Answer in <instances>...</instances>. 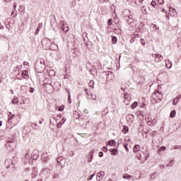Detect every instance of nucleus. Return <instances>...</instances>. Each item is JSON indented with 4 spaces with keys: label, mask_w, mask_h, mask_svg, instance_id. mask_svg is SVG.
I'll use <instances>...</instances> for the list:
<instances>
[{
    "label": "nucleus",
    "mask_w": 181,
    "mask_h": 181,
    "mask_svg": "<svg viewBox=\"0 0 181 181\" xmlns=\"http://www.w3.org/2000/svg\"><path fill=\"white\" fill-rule=\"evenodd\" d=\"M21 76L23 78H25V80L29 78V71L24 70L21 73Z\"/></svg>",
    "instance_id": "obj_9"
},
{
    "label": "nucleus",
    "mask_w": 181,
    "mask_h": 181,
    "mask_svg": "<svg viewBox=\"0 0 181 181\" xmlns=\"http://www.w3.org/2000/svg\"><path fill=\"white\" fill-rule=\"evenodd\" d=\"M141 45H143V46H145V40H144L143 38L141 39Z\"/></svg>",
    "instance_id": "obj_49"
},
{
    "label": "nucleus",
    "mask_w": 181,
    "mask_h": 181,
    "mask_svg": "<svg viewBox=\"0 0 181 181\" xmlns=\"http://www.w3.org/2000/svg\"><path fill=\"white\" fill-rule=\"evenodd\" d=\"M96 173H94L93 175H90L88 177V178L87 179V180H91L93 179V177H94V176H95Z\"/></svg>",
    "instance_id": "obj_33"
},
{
    "label": "nucleus",
    "mask_w": 181,
    "mask_h": 181,
    "mask_svg": "<svg viewBox=\"0 0 181 181\" xmlns=\"http://www.w3.org/2000/svg\"><path fill=\"white\" fill-rule=\"evenodd\" d=\"M50 86H52V87H53V88H56L60 86V82H59V81H55V82H54L53 84H50Z\"/></svg>",
    "instance_id": "obj_19"
},
{
    "label": "nucleus",
    "mask_w": 181,
    "mask_h": 181,
    "mask_svg": "<svg viewBox=\"0 0 181 181\" xmlns=\"http://www.w3.org/2000/svg\"><path fill=\"white\" fill-rule=\"evenodd\" d=\"M136 107H138V102H134L131 105V108L132 110H135V108H136Z\"/></svg>",
    "instance_id": "obj_21"
},
{
    "label": "nucleus",
    "mask_w": 181,
    "mask_h": 181,
    "mask_svg": "<svg viewBox=\"0 0 181 181\" xmlns=\"http://www.w3.org/2000/svg\"><path fill=\"white\" fill-rule=\"evenodd\" d=\"M22 67V66H17L15 69H14V71H16V70H18V69H21Z\"/></svg>",
    "instance_id": "obj_56"
},
{
    "label": "nucleus",
    "mask_w": 181,
    "mask_h": 181,
    "mask_svg": "<svg viewBox=\"0 0 181 181\" xmlns=\"http://www.w3.org/2000/svg\"><path fill=\"white\" fill-rule=\"evenodd\" d=\"M140 149H141V146L139 144H136L133 148V152L134 153H136V152H139Z\"/></svg>",
    "instance_id": "obj_15"
},
{
    "label": "nucleus",
    "mask_w": 181,
    "mask_h": 181,
    "mask_svg": "<svg viewBox=\"0 0 181 181\" xmlns=\"http://www.w3.org/2000/svg\"><path fill=\"white\" fill-rule=\"evenodd\" d=\"M88 84H89L90 87H92V88H94V81H90Z\"/></svg>",
    "instance_id": "obj_35"
},
{
    "label": "nucleus",
    "mask_w": 181,
    "mask_h": 181,
    "mask_svg": "<svg viewBox=\"0 0 181 181\" xmlns=\"http://www.w3.org/2000/svg\"><path fill=\"white\" fill-rule=\"evenodd\" d=\"M123 130L124 131V134H127V132H128V131H129L128 127L124 126Z\"/></svg>",
    "instance_id": "obj_36"
},
{
    "label": "nucleus",
    "mask_w": 181,
    "mask_h": 181,
    "mask_svg": "<svg viewBox=\"0 0 181 181\" xmlns=\"http://www.w3.org/2000/svg\"><path fill=\"white\" fill-rule=\"evenodd\" d=\"M124 100H128V101H131V96L127 93L124 94Z\"/></svg>",
    "instance_id": "obj_27"
},
{
    "label": "nucleus",
    "mask_w": 181,
    "mask_h": 181,
    "mask_svg": "<svg viewBox=\"0 0 181 181\" xmlns=\"http://www.w3.org/2000/svg\"><path fill=\"white\" fill-rule=\"evenodd\" d=\"M30 93H35V88L30 87Z\"/></svg>",
    "instance_id": "obj_51"
},
{
    "label": "nucleus",
    "mask_w": 181,
    "mask_h": 181,
    "mask_svg": "<svg viewBox=\"0 0 181 181\" xmlns=\"http://www.w3.org/2000/svg\"><path fill=\"white\" fill-rule=\"evenodd\" d=\"M142 13H144V15H146V13H148V11H146V6H144L141 9Z\"/></svg>",
    "instance_id": "obj_23"
},
{
    "label": "nucleus",
    "mask_w": 181,
    "mask_h": 181,
    "mask_svg": "<svg viewBox=\"0 0 181 181\" xmlns=\"http://www.w3.org/2000/svg\"><path fill=\"white\" fill-rule=\"evenodd\" d=\"M152 57H154L156 63H159V62H162V60H163V56L160 54H153Z\"/></svg>",
    "instance_id": "obj_6"
},
{
    "label": "nucleus",
    "mask_w": 181,
    "mask_h": 181,
    "mask_svg": "<svg viewBox=\"0 0 181 181\" xmlns=\"http://www.w3.org/2000/svg\"><path fill=\"white\" fill-rule=\"evenodd\" d=\"M181 98V95H178L176 98L173 99V105H177V103H179V100Z\"/></svg>",
    "instance_id": "obj_13"
},
{
    "label": "nucleus",
    "mask_w": 181,
    "mask_h": 181,
    "mask_svg": "<svg viewBox=\"0 0 181 181\" xmlns=\"http://www.w3.org/2000/svg\"><path fill=\"white\" fill-rule=\"evenodd\" d=\"M39 158V151L37 150H34L31 153V159L33 160H36Z\"/></svg>",
    "instance_id": "obj_8"
},
{
    "label": "nucleus",
    "mask_w": 181,
    "mask_h": 181,
    "mask_svg": "<svg viewBox=\"0 0 181 181\" xmlns=\"http://www.w3.org/2000/svg\"><path fill=\"white\" fill-rule=\"evenodd\" d=\"M124 148H125L127 152H129V149L128 148V144L124 145Z\"/></svg>",
    "instance_id": "obj_53"
},
{
    "label": "nucleus",
    "mask_w": 181,
    "mask_h": 181,
    "mask_svg": "<svg viewBox=\"0 0 181 181\" xmlns=\"http://www.w3.org/2000/svg\"><path fill=\"white\" fill-rule=\"evenodd\" d=\"M99 158H103V156H104V153H103L102 151L99 152Z\"/></svg>",
    "instance_id": "obj_50"
},
{
    "label": "nucleus",
    "mask_w": 181,
    "mask_h": 181,
    "mask_svg": "<svg viewBox=\"0 0 181 181\" xmlns=\"http://www.w3.org/2000/svg\"><path fill=\"white\" fill-rule=\"evenodd\" d=\"M49 76H56V71L52 69L48 71Z\"/></svg>",
    "instance_id": "obj_20"
},
{
    "label": "nucleus",
    "mask_w": 181,
    "mask_h": 181,
    "mask_svg": "<svg viewBox=\"0 0 181 181\" xmlns=\"http://www.w3.org/2000/svg\"><path fill=\"white\" fill-rule=\"evenodd\" d=\"M39 64H42V66H45V60L44 59H37L35 63H38Z\"/></svg>",
    "instance_id": "obj_25"
},
{
    "label": "nucleus",
    "mask_w": 181,
    "mask_h": 181,
    "mask_svg": "<svg viewBox=\"0 0 181 181\" xmlns=\"http://www.w3.org/2000/svg\"><path fill=\"white\" fill-rule=\"evenodd\" d=\"M71 8H73L74 6H76V0H73L71 2Z\"/></svg>",
    "instance_id": "obj_37"
},
{
    "label": "nucleus",
    "mask_w": 181,
    "mask_h": 181,
    "mask_svg": "<svg viewBox=\"0 0 181 181\" xmlns=\"http://www.w3.org/2000/svg\"><path fill=\"white\" fill-rule=\"evenodd\" d=\"M162 98H163V93L158 90H156L151 95V100H154L156 103H160Z\"/></svg>",
    "instance_id": "obj_2"
},
{
    "label": "nucleus",
    "mask_w": 181,
    "mask_h": 181,
    "mask_svg": "<svg viewBox=\"0 0 181 181\" xmlns=\"http://www.w3.org/2000/svg\"><path fill=\"white\" fill-rule=\"evenodd\" d=\"M127 18H128V19H127V23H129V25L134 23V18H133L132 15L128 16Z\"/></svg>",
    "instance_id": "obj_17"
},
{
    "label": "nucleus",
    "mask_w": 181,
    "mask_h": 181,
    "mask_svg": "<svg viewBox=\"0 0 181 181\" xmlns=\"http://www.w3.org/2000/svg\"><path fill=\"white\" fill-rule=\"evenodd\" d=\"M18 163V158L13 157L11 160L6 159L5 161L6 168L7 169V173H13L16 171V165Z\"/></svg>",
    "instance_id": "obj_1"
},
{
    "label": "nucleus",
    "mask_w": 181,
    "mask_h": 181,
    "mask_svg": "<svg viewBox=\"0 0 181 181\" xmlns=\"http://www.w3.org/2000/svg\"><path fill=\"white\" fill-rule=\"evenodd\" d=\"M23 64H24V66H28V64H29V63L28 62H24Z\"/></svg>",
    "instance_id": "obj_64"
},
{
    "label": "nucleus",
    "mask_w": 181,
    "mask_h": 181,
    "mask_svg": "<svg viewBox=\"0 0 181 181\" xmlns=\"http://www.w3.org/2000/svg\"><path fill=\"white\" fill-rule=\"evenodd\" d=\"M108 25H112V19H109L108 20Z\"/></svg>",
    "instance_id": "obj_55"
},
{
    "label": "nucleus",
    "mask_w": 181,
    "mask_h": 181,
    "mask_svg": "<svg viewBox=\"0 0 181 181\" xmlns=\"http://www.w3.org/2000/svg\"><path fill=\"white\" fill-rule=\"evenodd\" d=\"M59 26H61V30L64 32V33H67L69 32V26L66 25L63 21L59 23Z\"/></svg>",
    "instance_id": "obj_7"
},
{
    "label": "nucleus",
    "mask_w": 181,
    "mask_h": 181,
    "mask_svg": "<svg viewBox=\"0 0 181 181\" xmlns=\"http://www.w3.org/2000/svg\"><path fill=\"white\" fill-rule=\"evenodd\" d=\"M42 26H43V23H39V29H40V28H42Z\"/></svg>",
    "instance_id": "obj_62"
},
{
    "label": "nucleus",
    "mask_w": 181,
    "mask_h": 181,
    "mask_svg": "<svg viewBox=\"0 0 181 181\" xmlns=\"http://www.w3.org/2000/svg\"><path fill=\"white\" fill-rule=\"evenodd\" d=\"M170 118H175L176 117V110H173L170 115Z\"/></svg>",
    "instance_id": "obj_22"
},
{
    "label": "nucleus",
    "mask_w": 181,
    "mask_h": 181,
    "mask_svg": "<svg viewBox=\"0 0 181 181\" xmlns=\"http://www.w3.org/2000/svg\"><path fill=\"white\" fill-rule=\"evenodd\" d=\"M91 160H93V158H91V156H90V158L88 159V162H91Z\"/></svg>",
    "instance_id": "obj_61"
},
{
    "label": "nucleus",
    "mask_w": 181,
    "mask_h": 181,
    "mask_svg": "<svg viewBox=\"0 0 181 181\" xmlns=\"http://www.w3.org/2000/svg\"><path fill=\"white\" fill-rule=\"evenodd\" d=\"M40 30V28H37L35 30V35H38Z\"/></svg>",
    "instance_id": "obj_52"
},
{
    "label": "nucleus",
    "mask_w": 181,
    "mask_h": 181,
    "mask_svg": "<svg viewBox=\"0 0 181 181\" xmlns=\"http://www.w3.org/2000/svg\"><path fill=\"white\" fill-rule=\"evenodd\" d=\"M45 65H41L39 62H35V69L37 73H42L45 71Z\"/></svg>",
    "instance_id": "obj_4"
},
{
    "label": "nucleus",
    "mask_w": 181,
    "mask_h": 181,
    "mask_svg": "<svg viewBox=\"0 0 181 181\" xmlns=\"http://www.w3.org/2000/svg\"><path fill=\"white\" fill-rule=\"evenodd\" d=\"M31 127L33 129H35L36 131L40 129V126L37 125V123H32Z\"/></svg>",
    "instance_id": "obj_16"
},
{
    "label": "nucleus",
    "mask_w": 181,
    "mask_h": 181,
    "mask_svg": "<svg viewBox=\"0 0 181 181\" xmlns=\"http://www.w3.org/2000/svg\"><path fill=\"white\" fill-rule=\"evenodd\" d=\"M105 175V173L104 171H100L97 174V180H101L103 179V176Z\"/></svg>",
    "instance_id": "obj_11"
},
{
    "label": "nucleus",
    "mask_w": 181,
    "mask_h": 181,
    "mask_svg": "<svg viewBox=\"0 0 181 181\" xmlns=\"http://www.w3.org/2000/svg\"><path fill=\"white\" fill-rule=\"evenodd\" d=\"M65 90H66V93H68V95H71L70 90H69V88H66Z\"/></svg>",
    "instance_id": "obj_59"
},
{
    "label": "nucleus",
    "mask_w": 181,
    "mask_h": 181,
    "mask_svg": "<svg viewBox=\"0 0 181 181\" xmlns=\"http://www.w3.org/2000/svg\"><path fill=\"white\" fill-rule=\"evenodd\" d=\"M146 121L147 125H149L150 127H153V125L156 124V119H152V117H150L149 116H146Z\"/></svg>",
    "instance_id": "obj_5"
},
{
    "label": "nucleus",
    "mask_w": 181,
    "mask_h": 181,
    "mask_svg": "<svg viewBox=\"0 0 181 181\" xmlns=\"http://www.w3.org/2000/svg\"><path fill=\"white\" fill-rule=\"evenodd\" d=\"M91 98L92 100H97V95L91 94Z\"/></svg>",
    "instance_id": "obj_42"
},
{
    "label": "nucleus",
    "mask_w": 181,
    "mask_h": 181,
    "mask_svg": "<svg viewBox=\"0 0 181 181\" xmlns=\"http://www.w3.org/2000/svg\"><path fill=\"white\" fill-rule=\"evenodd\" d=\"M84 91L86 92L87 95H90L91 94V91L88 90V88H85Z\"/></svg>",
    "instance_id": "obj_38"
},
{
    "label": "nucleus",
    "mask_w": 181,
    "mask_h": 181,
    "mask_svg": "<svg viewBox=\"0 0 181 181\" xmlns=\"http://www.w3.org/2000/svg\"><path fill=\"white\" fill-rule=\"evenodd\" d=\"M144 2V0H135L136 5H141Z\"/></svg>",
    "instance_id": "obj_31"
},
{
    "label": "nucleus",
    "mask_w": 181,
    "mask_h": 181,
    "mask_svg": "<svg viewBox=\"0 0 181 181\" xmlns=\"http://www.w3.org/2000/svg\"><path fill=\"white\" fill-rule=\"evenodd\" d=\"M102 151H103V152H108V148H107V147H103Z\"/></svg>",
    "instance_id": "obj_48"
},
{
    "label": "nucleus",
    "mask_w": 181,
    "mask_h": 181,
    "mask_svg": "<svg viewBox=\"0 0 181 181\" xmlns=\"http://www.w3.org/2000/svg\"><path fill=\"white\" fill-rule=\"evenodd\" d=\"M67 119H66L65 117H63L62 119V120L60 122H59L57 124V127L59 129V128H62V125H63L64 124V122H66Z\"/></svg>",
    "instance_id": "obj_12"
},
{
    "label": "nucleus",
    "mask_w": 181,
    "mask_h": 181,
    "mask_svg": "<svg viewBox=\"0 0 181 181\" xmlns=\"http://www.w3.org/2000/svg\"><path fill=\"white\" fill-rule=\"evenodd\" d=\"M64 105H61L59 108H58V111H64Z\"/></svg>",
    "instance_id": "obj_39"
},
{
    "label": "nucleus",
    "mask_w": 181,
    "mask_h": 181,
    "mask_svg": "<svg viewBox=\"0 0 181 181\" xmlns=\"http://www.w3.org/2000/svg\"><path fill=\"white\" fill-rule=\"evenodd\" d=\"M19 103V100H18V98L14 97L13 99L12 100V104H18Z\"/></svg>",
    "instance_id": "obj_24"
},
{
    "label": "nucleus",
    "mask_w": 181,
    "mask_h": 181,
    "mask_svg": "<svg viewBox=\"0 0 181 181\" xmlns=\"http://www.w3.org/2000/svg\"><path fill=\"white\" fill-rule=\"evenodd\" d=\"M151 6H153V8H155L156 5V1H152L151 3Z\"/></svg>",
    "instance_id": "obj_40"
},
{
    "label": "nucleus",
    "mask_w": 181,
    "mask_h": 181,
    "mask_svg": "<svg viewBox=\"0 0 181 181\" xmlns=\"http://www.w3.org/2000/svg\"><path fill=\"white\" fill-rule=\"evenodd\" d=\"M109 151L111 153V155H118V150L117 148H110Z\"/></svg>",
    "instance_id": "obj_18"
},
{
    "label": "nucleus",
    "mask_w": 181,
    "mask_h": 181,
    "mask_svg": "<svg viewBox=\"0 0 181 181\" xmlns=\"http://www.w3.org/2000/svg\"><path fill=\"white\" fill-rule=\"evenodd\" d=\"M95 151V150L93 149V150H91V151L90 152V156L91 158H93V155H94Z\"/></svg>",
    "instance_id": "obj_44"
},
{
    "label": "nucleus",
    "mask_w": 181,
    "mask_h": 181,
    "mask_svg": "<svg viewBox=\"0 0 181 181\" xmlns=\"http://www.w3.org/2000/svg\"><path fill=\"white\" fill-rule=\"evenodd\" d=\"M154 175H156V173H152L151 174V179H156V177H153Z\"/></svg>",
    "instance_id": "obj_45"
},
{
    "label": "nucleus",
    "mask_w": 181,
    "mask_h": 181,
    "mask_svg": "<svg viewBox=\"0 0 181 181\" xmlns=\"http://www.w3.org/2000/svg\"><path fill=\"white\" fill-rule=\"evenodd\" d=\"M13 117H15V115H13L12 117H8V124H9L11 122V119L12 118H13Z\"/></svg>",
    "instance_id": "obj_54"
},
{
    "label": "nucleus",
    "mask_w": 181,
    "mask_h": 181,
    "mask_svg": "<svg viewBox=\"0 0 181 181\" xmlns=\"http://www.w3.org/2000/svg\"><path fill=\"white\" fill-rule=\"evenodd\" d=\"M162 151H166V146H163L158 149V152H162Z\"/></svg>",
    "instance_id": "obj_32"
},
{
    "label": "nucleus",
    "mask_w": 181,
    "mask_h": 181,
    "mask_svg": "<svg viewBox=\"0 0 181 181\" xmlns=\"http://www.w3.org/2000/svg\"><path fill=\"white\" fill-rule=\"evenodd\" d=\"M62 160H63V157H59V158L57 159V163H62Z\"/></svg>",
    "instance_id": "obj_34"
},
{
    "label": "nucleus",
    "mask_w": 181,
    "mask_h": 181,
    "mask_svg": "<svg viewBox=\"0 0 181 181\" xmlns=\"http://www.w3.org/2000/svg\"><path fill=\"white\" fill-rule=\"evenodd\" d=\"M115 144H117V142L115 141V140H110L109 141V145H110V146H114V145H115Z\"/></svg>",
    "instance_id": "obj_26"
},
{
    "label": "nucleus",
    "mask_w": 181,
    "mask_h": 181,
    "mask_svg": "<svg viewBox=\"0 0 181 181\" xmlns=\"http://www.w3.org/2000/svg\"><path fill=\"white\" fill-rule=\"evenodd\" d=\"M165 67H167V69H172V62H170L169 59H165Z\"/></svg>",
    "instance_id": "obj_14"
},
{
    "label": "nucleus",
    "mask_w": 181,
    "mask_h": 181,
    "mask_svg": "<svg viewBox=\"0 0 181 181\" xmlns=\"http://www.w3.org/2000/svg\"><path fill=\"white\" fill-rule=\"evenodd\" d=\"M131 177H132V176H131V175H129L128 174H126V175H123V179H128V180H129V179H131Z\"/></svg>",
    "instance_id": "obj_30"
},
{
    "label": "nucleus",
    "mask_w": 181,
    "mask_h": 181,
    "mask_svg": "<svg viewBox=\"0 0 181 181\" xmlns=\"http://www.w3.org/2000/svg\"><path fill=\"white\" fill-rule=\"evenodd\" d=\"M110 0H99V2L103 3V2H108Z\"/></svg>",
    "instance_id": "obj_57"
},
{
    "label": "nucleus",
    "mask_w": 181,
    "mask_h": 181,
    "mask_svg": "<svg viewBox=\"0 0 181 181\" xmlns=\"http://www.w3.org/2000/svg\"><path fill=\"white\" fill-rule=\"evenodd\" d=\"M174 149H179V151H181V146H174Z\"/></svg>",
    "instance_id": "obj_46"
},
{
    "label": "nucleus",
    "mask_w": 181,
    "mask_h": 181,
    "mask_svg": "<svg viewBox=\"0 0 181 181\" xmlns=\"http://www.w3.org/2000/svg\"><path fill=\"white\" fill-rule=\"evenodd\" d=\"M112 43L115 45V43H117V42L118 41V40L117 39V37L113 36L112 37Z\"/></svg>",
    "instance_id": "obj_29"
},
{
    "label": "nucleus",
    "mask_w": 181,
    "mask_h": 181,
    "mask_svg": "<svg viewBox=\"0 0 181 181\" xmlns=\"http://www.w3.org/2000/svg\"><path fill=\"white\" fill-rule=\"evenodd\" d=\"M41 159L43 162H47L49 160V157H47V152L44 151L41 156Z\"/></svg>",
    "instance_id": "obj_10"
},
{
    "label": "nucleus",
    "mask_w": 181,
    "mask_h": 181,
    "mask_svg": "<svg viewBox=\"0 0 181 181\" xmlns=\"http://www.w3.org/2000/svg\"><path fill=\"white\" fill-rule=\"evenodd\" d=\"M170 13H173V16H175V13H176V9L173 8H170Z\"/></svg>",
    "instance_id": "obj_28"
},
{
    "label": "nucleus",
    "mask_w": 181,
    "mask_h": 181,
    "mask_svg": "<svg viewBox=\"0 0 181 181\" xmlns=\"http://www.w3.org/2000/svg\"><path fill=\"white\" fill-rule=\"evenodd\" d=\"M16 6H17L16 3H14L13 4L14 11H16Z\"/></svg>",
    "instance_id": "obj_60"
},
{
    "label": "nucleus",
    "mask_w": 181,
    "mask_h": 181,
    "mask_svg": "<svg viewBox=\"0 0 181 181\" xmlns=\"http://www.w3.org/2000/svg\"><path fill=\"white\" fill-rule=\"evenodd\" d=\"M158 2L160 5L163 4H164V1L163 0H158Z\"/></svg>",
    "instance_id": "obj_58"
},
{
    "label": "nucleus",
    "mask_w": 181,
    "mask_h": 181,
    "mask_svg": "<svg viewBox=\"0 0 181 181\" xmlns=\"http://www.w3.org/2000/svg\"><path fill=\"white\" fill-rule=\"evenodd\" d=\"M124 103L126 105H128L129 104V100H124Z\"/></svg>",
    "instance_id": "obj_47"
},
{
    "label": "nucleus",
    "mask_w": 181,
    "mask_h": 181,
    "mask_svg": "<svg viewBox=\"0 0 181 181\" xmlns=\"http://www.w3.org/2000/svg\"><path fill=\"white\" fill-rule=\"evenodd\" d=\"M16 137H15V136H13L11 137H8L6 139V147H10L12 148V146H13V144H16Z\"/></svg>",
    "instance_id": "obj_3"
},
{
    "label": "nucleus",
    "mask_w": 181,
    "mask_h": 181,
    "mask_svg": "<svg viewBox=\"0 0 181 181\" xmlns=\"http://www.w3.org/2000/svg\"><path fill=\"white\" fill-rule=\"evenodd\" d=\"M161 11H162V12H164L165 13H168L166 12V10H165V8H162Z\"/></svg>",
    "instance_id": "obj_63"
},
{
    "label": "nucleus",
    "mask_w": 181,
    "mask_h": 181,
    "mask_svg": "<svg viewBox=\"0 0 181 181\" xmlns=\"http://www.w3.org/2000/svg\"><path fill=\"white\" fill-rule=\"evenodd\" d=\"M68 101L69 104H71V95H68Z\"/></svg>",
    "instance_id": "obj_41"
},
{
    "label": "nucleus",
    "mask_w": 181,
    "mask_h": 181,
    "mask_svg": "<svg viewBox=\"0 0 181 181\" xmlns=\"http://www.w3.org/2000/svg\"><path fill=\"white\" fill-rule=\"evenodd\" d=\"M14 15V16H13ZM11 16H13V18H16V16H18V13L15 14V11H12L11 13Z\"/></svg>",
    "instance_id": "obj_43"
}]
</instances>
